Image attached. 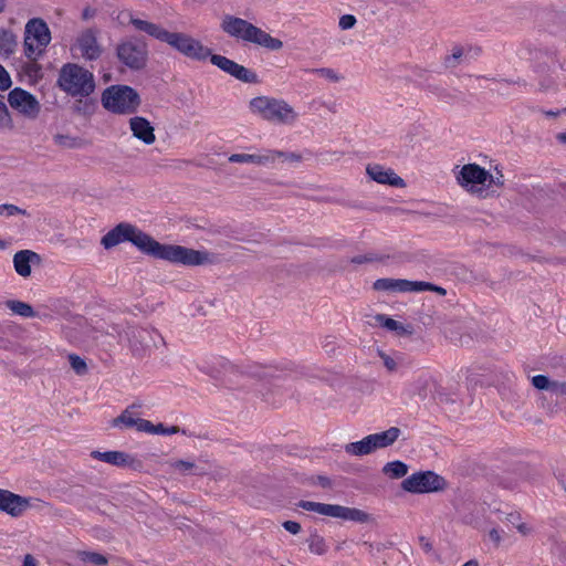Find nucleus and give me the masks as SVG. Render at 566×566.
I'll return each mask as SVG.
<instances>
[{"label": "nucleus", "instance_id": "obj_1", "mask_svg": "<svg viewBox=\"0 0 566 566\" xmlns=\"http://www.w3.org/2000/svg\"><path fill=\"white\" fill-rule=\"evenodd\" d=\"M126 241L133 243L145 254L176 264L196 266L214 261V256L207 251L193 250L182 245L161 244L137 227L125 222L109 230L102 238L101 243L105 249H111Z\"/></svg>", "mask_w": 566, "mask_h": 566}, {"label": "nucleus", "instance_id": "obj_2", "mask_svg": "<svg viewBox=\"0 0 566 566\" xmlns=\"http://www.w3.org/2000/svg\"><path fill=\"white\" fill-rule=\"evenodd\" d=\"M220 28L227 35L237 41L252 43L271 51H279L283 48V42L280 39L273 38L248 20L232 14L223 15Z\"/></svg>", "mask_w": 566, "mask_h": 566}, {"label": "nucleus", "instance_id": "obj_3", "mask_svg": "<svg viewBox=\"0 0 566 566\" xmlns=\"http://www.w3.org/2000/svg\"><path fill=\"white\" fill-rule=\"evenodd\" d=\"M57 85L73 97H87L96 87L94 74L76 63H66L61 67Z\"/></svg>", "mask_w": 566, "mask_h": 566}, {"label": "nucleus", "instance_id": "obj_4", "mask_svg": "<svg viewBox=\"0 0 566 566\" xmlns=\"http://www.w3.org/2000/svg\"><path fill=\"white\" fill-rule=\"evenodd\" d=\"M249 107L253 114L275 124L291 125L298 117L294 108L281 98L258 96L250 101Z\"/></svg>", "mask_w": 566, "mask_h": 566}, {"label": "nucleus", "instance_id": "obj_5", "mask_svg": "<svg viewBox=\"0 0 566 566\" xmlns=\"http://www.w3.org/2000/svg\"><path fill=\"white\" fill-rule=\"evenodd\" d=\"M139 94L127 85H113L102 94L104 108L115 114H134L140 105Z\"/></svg>", "mask_w": 566, "mask_h": 566}, {"label": "nucleus", "instance_id": "obj_6", "mask_svg": "<svg viewBox=\"0 0 566 566\" xmlns=\"http://www.w3.org/2000/svg\"><path fill=\"white\" fill-rule=\"evenodd\" d=\"M51 42L48 24L40 18L28 21L24 31V54L31 61H36Z\"/></svg>", "mask_w": 566, "mask_h": 566}, {"label": "nucleus", "instance_id": "obj_7", "mask_svg": "<svg viewBox=\"0 0 566 566\" xmlns=\"http://www.w3.org/2000/svg\"><path fill=\"white\" fill-rule=\"evenodd\" d=\"M298 506L305 511L314 512L319 515L339 518L343 521H350L356 523H368L371 516L359 509L347 507L338 504H326L313 501H301Z\"/></svg>", "mask_w": 566, "mask_h": 566}, {"label": "nucleus", "instance_id": "obj_8", "mask_svg": "<svg viewBox=\"0 0 566 566\" xmlns=\"http://www.w3.org/2000/svg\"><path fill=\"white\" fill-rule=\"evenodd\" d=\"M400 436V429L391 427L386 431L373 433L364 439L350 442L345 446V451L348 454L361 457L370 454L377 449L386 448L391 446Z\"/></svg>", "mask_w": 566, "mask_h": 566}, {"label": "nucleus", "instance_id": "obj_9", "mask_svg": "<svg viewBox=\"0 0 566 566\" xmlns=\"http://www.w3.org/2000/svg\"><path fill=\"white\" fill-rule=\"evenodd\" d=\"M165 42L179 53L196 61H205L211 55L210 49L186 33L169 32Z\"/></svg>", "mask_w": 566, "mask_h": 566}, {"label": "nucleus", "instance_id": "obj_10", "mask_svg": "<svg viewBox=\"0 0 566 566\" xmlns=\"http://www.w3.org/2000/svg\"><path fill=\"white\" fill-rule=\"evenodd\" d=\"M444 480L432 471L417 472L406 478L401 488L410 493H428L441 490Z\"/></svg>", "mask_w": 566, "mask_h": 566}, {"label": "nucleus", "instance_id": "obj_11", "mask_svg": "<svg viewBox=\"0 0 566 566\" xmlns=\"http://www.w3.org/2000/svg\"><path fill=\"white\" fill-rule=\"evenodd\" d=\"M71 52L74 56L80 55L86 61L97 60L103 52L102 45L97 41V31L93 29L82 31L71 45Z\"/></svg>", "mask_w": 566, "mask_h": 566}, {"label": "nucleus", "instance_id": "obj_12", "mask_svg": "<svg viewBox=\"0 0 566 566\" xmlns=\"http://www.w3.org/2000/svg\"><path fill=\"white\" fill-rule=\"evenodd\" d=\"M117 57L130 69H142L147 59L146 45L134 40L123 41L117 46Z\"/></svg>", "mask_w": 566, "mask_h": 566}, {"label": "nucleus", "instance_id": "obj_13", "mask_svg": "<svg viewBox=\"0 0 566 566\" xmlns=\"http://www.w3.org/2000/svg\"><path fill=\"white\" fill-rule=\"evenodd\" d=\"M10 106L22 115L35 118L40 113V103L28 91L20 87L13 88L8 95Z\"/></svg>", "mask_w": 566, "mask_h": 566}, {"label": "nucleus", "instance_id": "obj_14", "mask_svg": "<svg viewBox=\"0 0 566 566\" xmlns=\"http://www.w3.org/2000/svg\"><path fill=\"white\" fill-rule=\"evenodd\" d=\"M210 61L213 65L244 83H255L256 74L243 65L219 54H211Z\"/></svg>", "mask_w": 566, "mask_h": 566}, {"label": "nucleus", "instance_id": "obj_15", "mask_svg": "<svg viewBox=\"0 0 566 566\" xmlns=\"http://www.w3.org/2000/svg\"><path fill=\"white\" fill-rule=\"evenodd\" d=\"M28 507H30V499L0 489V511L13 517H18L21 516Z\"/></svg>", "mask_w": 566, "mask_h": 566}, {"label": "nucleus", "instance_id": "obj_16", "mask_svg": "<svg viewBox=\"0 0 566 566\" xmlns=\"http://www.w3.org/2000/svg\"><path fill=\"white\" fill-rule=\"evenodd\" d=\"M492 176L476 164L464 165L458 176L461 186L473 190L478 185H484Z\"/></svg>", "mask_w": 566, "mask_h": 566}, {"label": "nucleus", "instance_id": "obj_17", "mask_svg": "<svg viewBox=\"0 0 566 566\" xmlns=\"http://www.w3.org/2000/svg\"><path fill=\"white\" fill-rule=\"evenodd\" d=\"M422 285L417 281H409L403 279H378L374 283V289L377 291L400 292V293H419Z\"/></svg>", "mask_w": 566, "mask_h": 566}, {"label": "nucleus", "instance_id": "obj_18", "mask_svg": "<svg viewBox=\"0 0 566 566\" xmlns=\"http://www.w3.org/2000/svg\"><path fill=\"white\" fill-rule=\"evenodd\" d=\"M41 261L42 259L36 252L20 250L13 255V268L20 276L28 277L31 275L32 265H40Z\"/></svg>", "mask_w": 566, "mask_h": 566}, {"label": "nucleus", "instance_id": "obj_19", "mask_svg": "<svg viewBox=\"0 0 566 566\" xmlns=\"http://www.w3.org/2000/svg\"><path fill=\"white\" fill-rule=\"evenodd\" d=\"M129 129L135 138L146 145H151L156 140L155 128L150 122L143 116L130 117Z\"/></svg>", "mask_w": 566, "mask_h": 566}, {"label": "nucleus", "instance_id": "obj_20", "mask_svg": "<svg viewBox=\"0 0 566 566\" xmlns=\"http://www.w3.org/2000/svg\"><path fill=\"white\" fill-rule=\"evenodd\" d=\"M368 176L378 184L390 185L395 187L405 186L403 179L395 174L392 169H386L380 165H369L366 169Z\"/></svg>", "mask_w": 566, "mask_h": 566}, {"label": "nucleus", "instance_id": "obj_21", "mask_svg": "<svg viewBox=\"0 0 566 566\" xmlns=\"http://www.w3.org/2000/svg\"><path fill=\"white\" fill-rule=\"evenodd\" d=\"M114 427L118 428H136L139 432H146L150 428V421L142 418H136L132 410L126 409L120 416L112 421Z\"/></svg>", "mask_w": 566, "mask_h": 566}, {"label": "nucleus", "instance_id": "obj_22", "mask_svg": "<svg viewBox=\"0 0 566 566\" xmlns=\"http://www.w3.org/2000/svg\"><path fill=\"white\" fill-rule=\"evenodd\" d=\"M296 158L294 154H287L281 150L263 149L256 154V165L262 167H271L276 161Z\"/></svg>", "mask_w": 566, "mask_h": 566}, {"label": "nucleus", "instance_id": "obj_23", "mask_svg": "<svg viewBox=\"0 0 566 566\" xmlns=\"http://www.w3.org/2000/svg\"><path fill=\"white\" fill-rule=\"evenodd\" d=\"M130 23L135 27L136 30L143 31L147 33L148 35L165 42L169 31L165 30L158 24L151 23L146 20L137 19V18H130Z\"/></svg>", "mask_w": 566, "mask_h": 566}, {"label": "nucleus", "instance_id": "obj_24", "mask_svg": "<svg viewBox=\"0 0 566 566\" xmlns=\"http://www.w3.org/2000/svg\"><path fill=\"white\" fill-rule=\"evenodd\" d=\"M92 457L116 467H125L129 463V455L122 451H93Z\"/></svg>", "mask_w": 566, "mask_h": 566}, {"label": "nucleus", "instance_id": "obj_25", "mask_svg": "<svg viewBox=\"0 0 566 566\" xmlns=\"http://www.w3.org/2000/svg\"><path fill=\"white\" fill-rule=\"evenodd\" d=\"M18 45L17 36L13 32L0 28V56H10Z\"/></svg>", "mask_w": 566, "mask_h": 566}, {"label": "nucleus", "instance_id": "obj_26", "mask_svg": "<svg viewBox=\"0 0 566 566\" xmlns=\"http://www.w3.org/2000/svg\"><path fill=\"white\" fill-rule=\"evenodd\" d=\"M6 306L15 315H19L21 317H25V318H32V317H35L36 316V313L35 311L33 310V307L25 303V302H22V301H18V300H8L6 302Z\"/></svg>", "mask_w": 566, "mask_h": 566}, {"label": "nucleus", "instance_id": "obj_27", "mask_svg": "<svg viewBox=\"0 0 566 566\" xmlns=\"http://www.w3.org/2000/svg\"><path fill=\"white\" fill-rule=\"evenodd\" d=\"M382 472L391 479H400L408 473V465L402 461H391L385 464Z\"/></svg>", "mask_w": 566, "mask_h": 566}, {"label": "nucleus", "instance_id": "obj_28", "mask_svg": "<svg viewBox=\"0 0 566 566\" xmlns=\"http://www.w3.org/2000/svg\"><path fill=\"white\" fill-rule=\"evenodd\" d=\"M307 545L311 553L323 555L327 552L325 539L317 533H313L307 538Z\"/></svg>", "mask_w": 566, "mask_h": 566}, {"label": "nucleus", "instance_id": "obj_29", "mask_svg": "<svg viewBox=\"0 0 566 566\" xmlns=\"http://www.w3.org/2000/svg\"><path fill=\"white\" fill-rule=\"evenodd\" d=\"M184 433L186 434V431L180 429L177 426L166 427L163 423L154 424L150 422V428L146 430V433L150 434H163V436H169L175 433Z\"/></svg>", "mask_w": 566, "mask_h": 566}, {"label": "nucleus", "instance_id": "obj_30", "mask_svg": "<svg viewBox=\"0 0 566 566\" xmlns=\"http://www.w3.org/2000/svg\"><path fill=\"white\" fill-rule=\"evenodd\" d=\"M80 558L83 562H88V563H92L95 565L107 564V558L104 555H102L99 553H95V552H81Z\"/></svg>", "mask_w": 566, "mask_h": 566}, {"label": "nucleus", "instance_id": "obj_31", "mask_svg": "<svg viewBox=\"0 0 566 566\" xmlns=\"http://www.w3.org/2000/svg\"><path fill=\"white\" fill-rule=\"evenodd\" d=\"M531 381H532V385L536 389H538V390H546V391H551V387H552V385L554 382V380L549 379L545 375L533 376Z\"/></svg>", "mask_w": 566, "mask_h": 566}, {"label": "nucleus", "instance_id": "obj_32", "mask_svg": "<svg viewBox=\"0 0 566 566\" xmlns=\"http://www.w3.org/2000/svg\"><path fill=\"white\" fill-rule=\"evenodd\" d=\"M15 214L27 216L28 212L24 209H21L18 206L11 203L0 205V216L12 217Z\"/></svg>", "mask_w": 566, "mask_h": 566}, {"label": "nucleus", "instance_id": "obj_33", "mask_svg": "<svg viewBox=\"0 0 566 566\" xmlns=\"http://www.w3.org/2000/svg\"><path fill=\"white\" fill-rule=\"evenodd\" d=\"M11 127V116L8 112L7 105L0 99V129H9Z\"/></svg>", "mask_w": 566, "mask_h": 566}, {"label": "nucleus", "instance_id": "obj_34", "mask_svg": "<svg viewBox=\"0 0 566 566\" xmlns=\"http://www.w3.org/2000/svg\"><path fill=\"white\" fill-rule=\"evenodd\" d=\"M229 161L256 165V154H232L229 157Z\"/></svg>", "mask_w": 566, "mask_h": 566}, {"label": "nucleus", "instance_id": "obj_35", "mask_svg": "<svg viewBox=\"0 0 566 566\" xmlns=\"http://www.w3.org/2000/svg\"><path fill=\"white\" fill-rule=\"evenodd\" d=\"M172 467L175 470L179 471V472H187V471H190L192 469H195V474H201L203 473L202 470H199L196 464L193 462H190V461H185V460H178L176 462L172 463Z\"/></svg>", "mask_w": 566, "mask_h": 566}, {"label": "nucleus", "instance_id": "obj_36", "mask_svg": "<svg viewBox=\"0 0 566 566\" xmlns=\"http://www.w3.org/2000/svg\"><path fill=\"white\" fill-rule=\"evenodd\" d=\"M376 321L385 328L389 329V331H398L399 328H401L400 324L395 321L394 318H390L384 314H378L376 316Z\"/></svg>", "mask_w": 566, "mask_h": 566}, {"label": "nucleus", "instance_id": "obj_37", "mask_svg": "<svg viewBox=\"0 0 566 566\" xmlns=\"http://www.w3.org/2000/svg\"><path fill=\"white\" fill-rule=\"evenodd\" d=\"M69 360H70L71 367L74 369V371L77 375H83L86 373V370H87L86 363L80 356L70 355Z\"/></svg>", "mask_w": 566, "mask_h": 566}, {"label": "nucleus", "instance_id": "obj_38", "mask_svg": "<svg viewBox=\"0 0 566 566\" xmlns=\"http://www.w3.org/2000/svg\"><path fill=\"white\" fill-rule=\"evenodd\" d=\"M54 142L56 145L65 147V148H76L78 147V140L76 138L66 136V135H55Z\"/></svg>", "mask_w": 566, "mask_h": 566}, {"label": "nucleus", "instance_id": "obj_39", "mask_svg": "<svg viewBox=\"0 0 566 566\" xmlns=\"http://www.w3.org/2000/svg\"><path fill=\"white\" fill-rule=\"evenodd\" d=\"M463 56V49L462 48H454L452 51V54L446 57V65L448 67H454L460 59Z\"/></svg>", "mask_w": 566, "mask_h": 566}, {"label": "nucleus", "instance_id": "obj_40", "mask_svg": "<svg viewBox=\"0 0 566 566\" xmlns=\"http://www.w3.org/2000/svg\"><path fill=\"white\" fill-rule=\"evenodd\" d=\"M549 392L556 396L557 398L566 399V382L554 380Z\"/></svg>", "mask_w": 566, "mask_h": 566}, {"label": "nucleus", "instance_id": "obj_41", "mask_svg": "<svg viewBox=\"0 0 566 566\" xmlns=\"http://www.w3.org/2000/svg\"><path fill=\"white\" fill-rule=\"evenodd\" d=\"M314 73L321 75L322 77H325L332 82H338L340 80V76L332 69L323 67V69H315L313 70Z\"/></svg>", "mask_w": 566, "mask_h": 566}, {"label": "nucleus", "instance_id": "obj_42", "mask_svg": "<svg viewBox=\"0 0 566 566\" xmlns=\"http://www.w3.org/2000/svg\"><path fill=\"white\" fill-rule=\"evenodd\" d=\"M357 20L353 14H344L339 18L338 25L342 30H349L355 27Z\"/></svg>", "mask_w": 566, "mask_h": 566}, {"label": "nucleus", "instance_id": "obj_43", "mask_svg": "<svg viewBox=\"0 0 566 566\" xmlns=\"http://www.w3.org/2000/svg\"><path fill=\"white\" fill-rule=\"evenodd\" d=\"M11 77L6 69L0 64V90H8L11 86Z\"/></svg>", "mask_w": 566, "mask_h": 566}, {"label": "nucleus", "instance_id": "obj_44", "mask_svg": "<svg viewBox=\"0 0 566 566\" xmlns=\"http://www.w3.org/2000/svg\"><path fill=\"white\" fill-rule=\"evenodd\" d=\"M417 283H420V285H423V287L421 286V289L419 290V293L423 292V291H433V292L439 293L440 295H446V290L441 286L428 283V282H423V281H417Z\"/></svg>", "mask_w": 566, "mask_h": 566}, {"label": "nucleus", "instance_id": "obj_45", "mask_svg": "<svg viewBox=\"0 0 566 566\" xmlns=\"http://www.w3.org/2000/svg\"><path fill=\"white\" fill-rule=\"evenodd\" d=\"M379 356H380V358L382 359V363H384L385 367H386L389 371H394V370H396V368H397V363H396V360H395L392 357L388 356L387 354H385V353H382V352H380V353H379Z\"/></svg>", "mask_w": 566, "mask_h": 566}, {"label": "nucleus", "instance_id": "obj_46", "mask_svg": "<svg viewBox=\"0 0 566 566\" xmlns=\"http://www.w3.org/2000/svg\"><path fill=\"white\" fill-rule=\"evenodd\" d=\"M283 527L292 533V534H298L301 531V525L297 522L294 521H286L283 523Z\"/></svg>", "mask_w": 566, "mask_h": 566}, {"label": "nucleus", "instance_id": "obj_47", "mask_svg": "<svg viewBox=\"0 0 566 566\" xmlns=\"http://www.w3.org/2000/svg\"><path fill=\"white\" fill-rule=\"evenodd\" d=\"M419 544H420V547L427 553H431L433 552V545L432 543L430 542L429 538L424 537V536H420L419 537Z\"/></svg>", "mask_w": 566, "mask_h": 566}, {"label": "nucleus", "instance_id": "obj_48", "mask_svg": "<svg viewBox=\"0 0 566 566\" xmlns=\"http://www.w3.org/2000/svg\"><path fill=\"white\" fill-rule=\"evenodd\" d=\"M375 260L376 259L371 254H366V255H358V256L353 258L352 262L353 263H357V264H361V263L371 262V261H375Z\"/></svg>", "mask_w": 566, "mask_h": 566}, {"label": "nucleus", "instance_id": "obj_49", "mask_svg": "<svg viewBox=\"0 0 566 566\" xmlns=\"http://www.w3.org/2000/svg\"><path fill=\"white\" fill-rule=\"evenodd\" d=\"M505 520H506V522L512 524L514 527H516V524L521 522V516L518 513L512 512V513L506 514Z\"/></svg>", "mask_w": 566, "mask_h": 566}, {"label": "nucleus", "instance_id": "obj_50", "mask_svg": "<svg viewBox=\"0 0 566 566\" xmlns=\"http://www.w3.org/2000/svg\"><path fill=\"white\" fill-rule=\"evenodd\" d=\"M522 535H528L532 532V528L524 522H520L515 527Z\"/></svg>", "mask_w": 566, "mask_h": 566}, {"label": "nucleus", "instance_id": "obj_51", "mask_svg": "<svg viewBox=\"0 0 566 566\" xmlns=\"http://www.w3.org/2000/svg\"><path fill=\"white\" fill-rule=\"evenodd\" d=\"M22 566H38V560L31 554H27L23 558Z\"/></svg>", "mask_w": 566, "mask_h": 566}, {"label": "nucleus", "instance_id": "obj_52", "mask_svg": "<svg viewBox=\"0 0 566 566\" xmlns=\"http://www.w3.org/2000/svg\"><path fill=\"white\" fill-rule=\"evenodd\" d=\"M489 537L496 544H499L501 542V534L499 532L497 528H492L490 532H489Z\"/></svg>", "mask_w": 566, "mask_h": 566}, {"label": "nucleus", "instance_id": "obj_53", "mask_svg": "<svg viewBox=\"0 0 566 566\" xmlns=\"http://www.w3.org/2000/svg\"><path fill=\"white\" fill-rule=\"evenodd\" d=\"M462 566H480V565L476 559H470L467 563H464Z\"/></svg>", "mask_w": 566, "mask_h": 566}, {"label": "nucleus", "instance_id": "obj_54", "mask_svg": "<svg viewBox=\"0 0 566 566\" xmlns=\"http://www.w3.org/2000/svg\"><path fill=\"white\" fill-rule=\"evenodd\" d=\"M136 332L138 333V337L140 338V342H144L145 338L142 336V333H146V331L145 329H140V331L139 329H134L133 334L135 335Z\"/></svg>", "mask_w": 566, "mask_h": 566}, {"label": "nucleus", "instance_id": "obj_55", "mask_svg": "<svg viewBox=\"0 0 566 566\" xmlns=\"http://www.w3.org/2000/svg\"><path fill=\"white\" fill-rule=\"evenodd\" d=\"M557 139L562 143H566V132L558 134Z\"/></svg>", "mask_w": 566, "mask_h": 566}, {"label": "nucleus", "instance_id": "obj_56", "mask_svg": "<svg viewBox=\"0 0 566 566\" xmlns=\"http://www.w3.org/2000/svg\"><path fill=\"white\" fill-rule=\"evenodd\" d=\"M7 7V0H0V13L4 11Z\"/></svg>", "mask_w": 566, "mask_h": 566}, {"label": "nucleus", "instance_id": "obj_57", "mask_svg": "<svg viewBox=\"0 0 566 566\" xmlns=\"http://www.w3.org/2000/svg\"><path fill=\"white\" fill-rule=\"evenodd\" d=\"M7 247H8V243L0 239V250H4V249H7Z\"/></svg>", "mask_w": 566, "mask_h": 566}, {"label": "nucleus", "instance_id": "obj_58", "mask_svg": "<svg viewBox=\"0 0 566 566\" xmlns=\"http://www.w3.org/2000/svg\"><path fill=\"white\" fill-rule=\"evenodd\" d=\"M252 374H253L254 376H256V377H263V376H266V373H265V371H262V373H260V371H255V373H252Z\"/></svg>", "mask_w": 566, "mask_h": 566}, {"label": "nucleus", "instance_id": "obj_59", "mask_svg": "<svg viewBox=\"0 0 566 566\" xmlns=\"http://www.w3.org/2000/svg\"><path fill=\"white\" fill-rule=\"evenodd\" d=\"M490 179H491V181H492V182H495V184H502V181H501V179H500V178H496V180H494V179H493V177H492V178H490Z\"/></svg>", "mask_w": 566, "mask_h": 566}]
</instances>
